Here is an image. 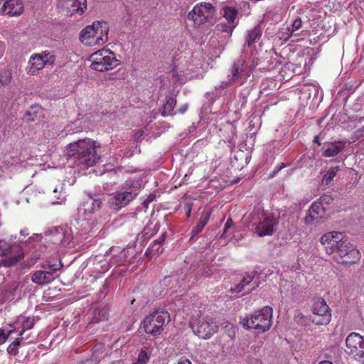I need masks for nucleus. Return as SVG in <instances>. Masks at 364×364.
<instances>
[{"label":"nucleus","instance_id":"52","mask_svg":"<svg viewBox=\"0 0 364 364\" xmlns=\"http://www.w3.org/2000/svg\"><path fill=\"white\" fill-rule=\"evenodd\" d=\"M318 364H333L331 361L323 360L321 361Z\"/></svg>","mask_w":364,"mask_h":364},{"label":"nucleus","instance_id":"16","mask_svg":"<svg viewBox=\"0 0 364 364\" xmlns=\"http://www.w3.org/2000/svg\"><path fill=\"white\" fill-rule=\"evenodd\" d=\"M363 338L357 333H350L346 339V353L352 355L356 360L357 357H360V353L363 350Z\"/></svg>","mask_w":364,"mask_h":364},{"label":"nucleus","instance_id":"26","mask_svg":"<svg viewBox=\"0 0 364 364\" xmlns=\"http://www.w3.org/2000/svg\"><path fill=\"white\" fill-rule=\"evenodd\" d=\"M176 105V100L173 97H168L166 100V102L164 106V111L161 113L163 117L173 116L174 107Z\"/></svg>","mask_w":364,"mask_h":364},{"label":"nucleus","instance_id":"29","mask_svg":"<svg viewBox=\"0 0 364 364\" xmlns=\"http://www.w3.org/2000/svg\"><path fill=\"white\" fill-rule=\"evenodd\" d=\"M109 312L107 309L101 308L95 311L92 320L93 322L99 323L108 320Z\"/></svg>","mask_w":364,"mask_h":364},{"label":"nucleus","instance_id":"28","mask_svg":"<svg viewBox=\"0 0 364 364\" xmlns=\"http://www.w3.org/2000/svg\"><path fill=\"white\" fill-rule=\"evenodd\" d=\"M253 279V277L249 274L245 276L241 280L240 283L235 284L234 287L231 288L232 293H240L245 289V287L249 285Z\"/></svg>","mask_w":364,"mask_h":364},{"label":"nucleus","instance_id":"39","mask_svg":"<svg viewBox=\"0 0 364 364\" xmlns=\"http://www.w3.org/2000/svg\"><path fill=\"white\" fill-rule=\"evenodd\" d=\"M11 333V331L6 333L4 329H0V345L6 342Z\"/></svg>","mask_w":364,"mask_h":364},{"label":"nucleus","instance_id":"21","mask_svg":"<svg viewBox=\"0 0 364 364\" xmlns=\"http://www.w3.org/2000/svg\"><path fill=\"white\" fill-rule=\"evenodd\" d=\"M262 34V31L261 27L258 25L248 31L245 38V46L250 47L253 43L257 42L260 39Z\"/></svg>","mask_w":364,"mask_h":364},{"label":"nucleus","instance_id":"53","mask_svg":"<svg viewBox=\"0 0 364 364\" xmlns=\"http://www.w3.org/2000/svg\"><path fill=\"white\" fill-rule=\"evenodd\" d=\"M314 141L315 143L318 144V145H321V143L319 142V139H318V136H316L314 137Z\"/></svg>","mask_w":364,"mask_h":364},{"label":"nucleus","instance_id":"12","mask_svg":"<svg viewBox=\"0 0 364 364\" xmlns=\"http://www.w3.org/2000/svg\"><path fill=\"white\" fill-rule=\"evenodd\" d=\"M311 321L316 325H327L331 319V309L326 301L319 298L311 306Z\"/></svg>","mask_w":364,"mask_h":364},{"label":"nucleus","instance_id":"41","mask_svg":"<svg viewBox=\"0 0 364 364\" xmlns=\"http://www.w3.org/2000/svg\"><path fill=\"white\" fill-rule=\"evenodd\" d=\"M37 111H35L33 114L28 112L26 113V114L24 115L23 117V119L27 123H29V122H35V119L33 117V114L36 112Z\"/></svg>","mask_w":364,"mask_h":364},{"label":"nucleus","instance_id":"4","mask_svg":"<svg viewBox=\"0 0 364 364\" xmlns=\"http://www.w3.org/2000/svg\"><path fill=\"white\" fill-rule=\"evenodd\" d=\"M90 68L99 72L112 70L119 64L114 52L109 49L102 48L89 56Z\"/></svg>","mask_w":364,"mask_h":364},{"label":"nucleus","instance_id":"3","mask_svg":"<svg viewBox=\"0 0 364 364\" xmlns=\"http://www.w3.org/2000/svg\"><path fill=\"white\" fill-rule=\"evenodd\" d=\"M169 321L170 315L168 311L157 310L144 318L141 328L146 334L157 336L161 334Z\"/></svg>","mask_w":364,"mask_h":364},{"label":"nucleus","instance_id":"13","mask_svg":"<svg viewBox=\"0 0 364 364\" xmlns=\"http://www.w3.org/2000/svg\"><path fill=\"white\" fill-rule=\"evenodd\" d=\"M58 7L67 15H82L87 9V0H58Z\"/></svg>","mask_w":364,"mask_h":364},{"label":"nucleus","instance_id":"8","mask_svg":"<svg viewBox=\"0 0 364 364\" xmlns=\"http://www.w3.org/2000/svg\"><path fill=\"white\" fill-rule=\"evenodd\" d=\"M137 195V187L133 185L129 186L111 194L107 202L108 205L114 210H119L133 200Z\"/></svg>","mask_w":364,"mask_h":364},{"label":"nucleus","instance_id":"19","mask_svg":"<svg viewBox=\"0 0 364 364\" xmlns=\"http://www.w3.org/2000/svg\"><path fill=\"white\" fill-rule=\"evenodd\" d=\"M53 272L50 271H36L31 277V281L40 286L48 284L53 281Z\"/></svg>","mask_w":364,"mask_h":364},{"label":"nucleus","instance_id":"18","mask_svg":"<svg viewBox=\"0 0 364 364\" xmlns=\"http://www.w3.org/2000/svg\"><path fill=\"white\" fill-rule=\"evenodd\" d=\"M93 28L95 41H90L89 43H96L97 46L105 44L108 40L109 27L105 21H95L91 25Z\"/></svg>","mask_w":364,"mask_h":364},{"label":"nucleus","instance_id":"51","mask_svg":"<svg viewBox=\"0 0 364 364\" xmlns=\"http://www.w3.org/2000/svg\"><path fill=\"white\" fill-rule=\"evenodd\" d=\"M187 109H188V105H183V106H181L179 108L178 113L184 114L186 112Z\"/></svg>","mask_w":364,"mask_h":364},{"label":"nucleus","instance_id":"7","mask_svg":"<svg viewBox=\"0 0 364 364\" xmlns=\"http://www.w3.org/2000/svg\"><path fill=\"white\" fill-rule=\"evenodd\" d=\"M333 259L338 264L350 266L360 259V252L347 240H343L333 252Z\"/></svg>","mask_w":364,"mask_h":364},{"label":"nucleus","instance_id":"15","mask_svg":"<svg viewBox=\"0 0 364 364\" xmlns=\"http://www.w3.org/2000/svg\"><path fill=\"white\" fill-rule=\"evenodd\" d=\"M277 223L278 220L272 214L264 215L256 226V233L259 237L272 235Z\"/></svg>","mask_w":364,"mask_h":364},{"label":"nucleus","instance_id":"46","mask_svg":"<svg viewBox=\"0 0 364 364\" xmlns=\"http://www.w3.org/2000/svg\"><path fill=\"white\" fill-rule=\"evenodd\" d=\"M226 328H228V336L232 339L235 338V330H234V328L231 326H225Z\"/></svg>","mask_w":364,"mask_h":364},{"label":"nucleus","instance_id":"23","mask_svg":"<svg viewBox=\"0 0 364 364\" xmlns=\"http://www.w3.org/2000/svg\"><path fill=\"white\" fill-rule=\"evenodd\" d=\"M345 148V144L341 141L332 143L328 147L323 151V156L325 157H333L338 155Z\"/></svg>","mask_w":364,"mask_h":364},{"label":"nucleus","instance_id":"55","mask_svg":"<svg viewBox=\"0 0 364 364\" xmlns=\"http://www.w3.org/2000/svg\"><path fill=\"white\" fill-rule=\"evenodd\" d=\"M133 364H136V363H134Z\"/></svg>","mask_w":364,"mask_h":364},{"label":"nucleus","instance_id":"10","mask_svg":"<svg viewBox=\"0 0 364 364\" xmlns=\"http://www.w3.org/2000/svg\"><path fill=\"white\" fill-rule=\"evenodd\" d=\"M0 267H9L15 265L23 257V250L19 245H11L0 240Z\"/></svg>","mask_w":364,"mask_h":364},{"label":"nucleus","instance_id":"49","mask_svg":"<svg viewBox=\"0 0 364 364\" xmlns=\"http://www.w3.org/2000/svg\"><path fill=\"white\" fill-rule=\"evenodd\" d=\"M5 48H6L5 43L3 41H0V59L2 58V56L4 54Z\"/></svg>","mask_w":364,"mask_h":364},{"label":"nucleus","instance_id":"22","mask_svg":"<svg viewBox=\"0 0 364 364\" xmlns=\"http://www.w3.org/2000/svg\"><path fill=\"white\" fill-rule=\"evenodd\" d=\"M245 68V62L242 59L237 60L232 64L231 68L232 77L229 82L230 85H233L238 80L240 73L242 72Z\"/></svg>","mask_w":364,"mask_h":364},{"label":"nucleus","instance_id":"32","mask_svg":"<svg viewBox=\"0 0 364 364\" xmlns=\"http://www.w3.org/2000/svg\"><path fill=\"white\" fill-rule=\"evenodd\" d=\"M340 170L339 166L331 167L326 172V175L323 176L322 180L323 183L328 186L331 184L333 181L334 177L336 176L337 172Z\"/></svg>","mask_w":364,"mask_h":364},{"label":"nucleus","instance_id":"37","mask_svg":"<svg viewBox=\"0 0 364 364\" xmlns=\"http://www.w3.org/2000/svg\"><path fill=\"white\" fill-rule=\"evenodd\" d=\"M149 357L147 353L141 350L139 355L136 361L134 363L136 364H146L149 361Z\"/></svg>","mask_w":364,"mask_h":364},{"label":"nucleus","instance_id":"2","mask_svg":"<svg viewBox=\"0 0 364 364\" xmlns=\"http://www.w3.org/2000/svg\"><path fill=\"white\" fill-rule=\"evenodd\" d=\"M273 309L270 306H264L247 315L243 318L242 326L246 329H254L256 333L268 331L272 323Z\"/></svg>","mask_w":364,"mask_h":364},{"label":"nucleus","instance_id":"47","mask_svg":"<svg viewBox=\"0 0 364 364\" xmlns=\"http://www.w3.org/2000/svg\"><path fill=\"white\" fill-rule=\"evenodd\" d=\"M285 166H286V165L284 163H281L278 166L274 168L272 176H274L275 174H277L279 171H280Z\"/></svg>","mask_w":364,"mask_h":364},{"label":"nucleus","instance_id":"1","mask_svg":"<svg viewBox=\"0 0 364 364\" xmlns=\"http://www.w3.org/2000/svg\"><path fill=\"white\" fill-rule=\"evenodd\" d=\"M98 149H100V146L97 145L96 141L85 138L68 144L65 152L68 157L75 159L77 166L87 169L95 166L100 161V155L98 154Z\"/></svg>","mask_w":364,"mask_h":364},{"label":"nucleus","instance_id":"14","mask_svg":"<svg viewBox=\"0 0 364 364\" xmlns=\"http://www.w3.org/2000/svg\"><path fill=\"white\" fill-rule=\"evenodd\" d=\"M343 234L338 231H331L323 234L320 238V242L324 247L326 253L332 255L343 241Z\"/></svg>","mask_w":364,"mask_h":364},{"label":"nucleus","instance_id":"40","mask_svg":"<svg viewBox=\"0 0 364 364\" xmlns=\"http://www.w3.org/2000/svg\"><path fill=\"white\" fill-rule=\"evenodd\" d=\"M233 225V222L231 218H228L225 223L224 230H223V236H226L228 232V229Z\"/></svg>","mask_w":364,"mask_h":364},{"label":"nucleus","instance_id":"30","mask_svg":"<svg viewBox=\"0 0 364 364\" xmlns=\"http://www.w3.org/2000/svg\"><path fill=\"white\" fill-rule=\"evenodd\" d=\"M22 330L19 333V336H22L26 331L33 328L35 325V319L33 317H22L21 318Z\"/></svg>","mask_w":364,"mask_h":364},{"label":"nucleus","instance_id":"50","mask_svg":"<svg viewBox=\"0 0 364 364\" xmlns=\"http://www.w3.org/2000/svg\"><path fill=\"white\" fill-rule=\"evenodd\" d=\"M177 364H192V363L190 361V360H188V358H181Z\"/></svg>","mask_w":364,"mask_h":364},{"label":"nucleus","instance_id":"11","mask_svg":"<svg viewBox=\"0 0 364 364\" xmlns=\"http://www.w3.org/2000/svg\"><path fill=\"white\" fill-rule=\"evenodd\" d=\"M56 57L49 50H44L41 53L33 54L28 62L26 70L29 75H36L46 65H53Z\"/></svg>","mask_w":364,"mask_h":364},{"label":"nucleus","instance_id":"43","mask_svg":"<svg viewBox=\"0 0 364 364\" xmlns=\"http://www.w3.org/2000/svg\"><path fill=\"white\" fill-rule=\"evenodd\" d=\"M355 138L356 139H359L364 136V126L361 127L360 129H358L354 132Z\"/></svg>","mask_w":364,"mask_h":364},{"label":"nucleus","instance_id":"27","mask_svg":"<svg viewBox=\"0 0 364 364\" xmlns=\"http://www.w3.org/2000/svg\"><path fill=\"white\" fill-rule=\"evenodd\" d=\"M223 17L227 20L229 24H233L237 15V10L232 6L223 7Z\"/></svg>","mask_w":364,"mask_h":364},{"label":"nucleus","instance_id":"42","mask_svg":"<svg viewBox=\"0 0 364 364\" xmlns=\"http://www.w3.org/2000/svg\"><path fill=\"white\" fill-rule=\"evenodd\" d=\"M192 208H193V203H186L185 204L184 208H185V210H186V214L187 218H190L191 217Z\"/></svg>","mask_w":364,"mask_h":364},{"label":"nucleus","instance_id":"31","mask_svg":"<svg viewBox=\"0 0 364 364\" xmlns=\"http://www.w3.org/2000/svg\"><path fill=\"white\" fill-rule=\"evenodd\" d=\"M302 26V20L301 17H296L291 24V28H287V30L288 31L287 36L285 39L290 38L298 30H299Z\"/></svg>","mask_w":364,"mask_h":364},{"label":"nucleus","instance_id":"54","mask_svg":"<svg viewBox=\"0 0 364 364\" xmlns=\"http://www.w3.org/2000/svg\"><path fill=\"white\" fill-rule=\"evenodd\" d=\"M228 30H229V32H230V33H232V30H233V28H230V27H228H228H227V28H226V29H225L224 31H228Z\"/></svg>","mask_w":364,"mask_h":364},{"label":"nucleus","instance_id":"24","mask_svg":"<svg viewBox=\"0 0 364 364\" xmlns=\"http://www.w3.org/2000/svg\"><path fill=\"white\" fill-rule=\"evenodd\" d=\"M101 205L102 201L100 199H93L90 198L82 204L84 213L85 214L93 213L100 208Z\"/></svg>","mask_w":364,"mask_h":364},{"label":"nucleus","instance_id":"44","mask_svg":"<svg viewBox=\"0 0 364 364\" xmlns=\"http://www.w3.org/2000/svg\"><path fill=\"white\" fill-rule=\"evenodd\" d=\"M166 232H163L161 235V236L158 239L153 241V242H156V244L162 246L163 243L164 242V241L166 240Z\"/></svg>","mask_w":364,"mask_h":364},{"label":"nucleus","instance_id":"5","mask_svg":"<svg viewBox=\"0 0 364 364\" xmlns=\"http://www.w3.org/2000/svg\"><path fill=\"white\" fill-rule=\"evenodd\" d=\"M333 202V198L329 195H323L314 201L309 207L304 218L305 224L309 225L321 223L326 217V211L329 209V206Z\"/></svg>","mask_w":364,"mask_h":364},{"label":"nucleus","instance_id":"9","mask_svg":"<svg viewBox=\"0 0 364 364\" xmlns=\"http://www.w3.org/2000/svg\"><path fill=\"white\" fill-rule=\"evenodd\" d=\"M195 334L203 339H208L218 331V325L211 316H200L191 323Z\"/></svg>","mask_w":364,"mask_h":364},{"label":"nucleus","instance_id":"25","mask_svg":"<svg viewBox=\"0 0 364 364\" xmlns=\"http://www.w3.org/2000/svg\"><path fill=\"white\" fill-rule=\"evenodd\" d=\"M93 28L91 26H87L82 29L80 33V41L86 46H96V43H89L90 41H95V35Z\"/></svg>","mask_w":364,"mask_h":364},{"label":"nucleus","instance_id":"17","mask_svg":"<svg viewBox=\"0 0 364 364\" xmlns=\"http://www.w3.org/2000/svg\"><path fill=\"white\" fill-rule=\"evenodd\" d=\"M24 11V5L21 0H7L0 2V15L9 16H20Z\"/></svg>","mask_w":364,"mask_h":364},{"label":"nucleus","instance_id":"38","mask_svg":"<svg viewBox=\"0 0 364 364\" xmlns=\"http://www.w3.org/2000/svg\"><path fill=\"white\" fill-rule=\"evenodd\" d=\"M204 227L201 226L198 223L197 225L193 228L191 231V238L194 237L197 235H198L200 232H202Z\"/></svg>","mask_w":364,"mask_h":364},{"label":"nucleus","instance_id":"20","mask_svg":"<svg viewBox=\"0 0 364 364\" xmlns=\"http://www.w3.org/2000/svg\"><path fill=\"white\" fill-rule=\"evenodd\" d=\"M67 196L65 184L62 183H59L53 189L51 198L52 204L57 205L63 203L66 200Z\"/></svg>","mask_w":364,"mask_h":364},{"label":"nucleus","instance_id":"35","mask_svg":"<svg viewBox=\"0 0 364 364\" xmlns=\"http://www.w3.org/2000/svg\"><path fill=\"white\" fill-rule=\"evenodd\" d=\"M22 338H17L7 348V352L11 355H16L18 353V346L20 344Z\"/></svg>","mask_w":364,"mask_h":364},{"label":"nucleus","instance_id":"48","mask_svg":"<svg viewBox=\"0 0 364 364\" xmlns=\"http://www.w3.org/2000/svg\"><path fill=\"white\" fill-rule=\"evenodd\" d=\"M61 266H62V265H61V264H60H60H52V265H51V264H49V265H48V268L50 269V272H53L54 271H56V270L60 269V268L61 267Z\"/></svg>","mask_w":364,"mask_h":364},{"label":"nucleus","instance_id":"33","mask_svg":"<svg viewBox=\"0 0 364 364\" xmlns=\"http://www.w3.org/2000/svg\"><path fill=\"white\" fill-rule=\"evenodd\" d=\"M163 250L164 249L162 246L152 242L150 246L148 247L146 254H149L151 257L158 256L163 252Z\"/></svg>","mask_w":364,"mask_h":364},{"label":"nucleus","instance_id":"6","mask_svg":"<svg viewBox=\"0 0 364 364\" xmlns=\"http://www.w3.org/2000/svg\"><path fill=\"white\" fill-rule=\"evenodd\" d=\"M215 7L209 2L202 1L196 4L188 13L187 18L193 22L195 28H199L210 22L215 14Z\"/></svg>","mask_w":364,"mask_h":364},{"label":"nucleus","instance_id":"34","mask_svg":"<svg viewBox=\"0 0 364 364\" xmlns=\"http://www.w3.org/2000/svg\"><path fill=\"white\" fill-rule=\"evenodd\" d=\"M211 215V210L205 209L200 217L199 221L198 222L201 226L205 227L209 221Z\"/></svg>","mask_w":364,"mask_h":364},{"label":"nucleus","instance_id":"45","mask_svg":"<svg viewBox=\"0 0 364 364\" xmlns=\"http://www.w3.org/2000/svg\"><path fill=\"white\" fill-rule=\"evenodd\" d=\"M356 360L360 363L364 364V336L363 338V350L362 353H360V357L356 358Z\"/></svg>","mask_w":364,"mask_h":364},{"label":"nucleus","instance_id":"36","mask_svg":"<svg viewBox=\"0 0 364 364\" xmlns=\"http://www.w3.org/2000/svg\"><path fill=\"white\" fill-rule=\"evenodd\" d=\"M11 73L9 71H4L0 73V83L1 85H8L11 80Z\"/></svg>","mask_w":364,"mask_h":364}]
</instances>
